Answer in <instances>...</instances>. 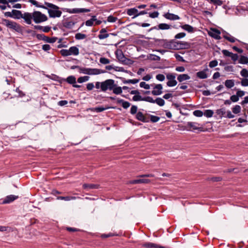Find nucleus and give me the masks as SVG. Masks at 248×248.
I'll return each instance as SVG.
<instances>
[{"instance_id": "1", "label": "nucleus", "mask_w": 248, "mask_h": 248, "mask_svg": "<svg viewBox=\"0 0 248 248\" xmlns=\"http://www.w3.org/2000/svg\"><path fill=\"white\" fill-rule=\"evenodd\" d=\"M1 24L5 26L8 29L13 30L18 33L21 34L23 33V27L16 22L2 18L1 19Z\"/></svg>"}, {"instance_id": "2", "label": "nucleus", "mask_w": 248, "mask_h": 248, "mask_svg": "<svg viewBox=\"0 0 248 248\" xmlns=\"http://www.w3.org/2000/svg\"><path fill=\"white\" fill-rule=\"evenodd\" d=\"M45 4L48 7L47 10L50 18L60 17L62 12L59 10L60 8L51 3L45 2Z\"/></svg>"}, {"instance_id": "3", "label": "nucleus", "mask_w": 248, "mask_h": 248, "mask_svg": "<svg viewBox=\"0 0 248 248\" xmlns=\"http://www.w3.org/2000/svg\"><path fill=\"white\" fill-rule=\"evenodd\" d=\"M200 124L198 123L188 122L182 127L184 130L193 131L197 133L205 131L204 128L202 126L200 127Z\"/></svg>"}, {"instance_id": "4", "label": "nucleus", "mask_w": 248, "mask_h": 248, "mask_svg": "<svg viewBox=\"0 0 248 248\" xmlns=\"http://www.w3.org/2000/svg\"><path fill=\"white\" fill-rule=\"evenodd\" d=\"M80 19L79 16L74 15L67 18L62 23L63 26L66 29H72L76 23H77Z\"/></svg>"}, {"instance_id": "5", "label": "nucleus", "mask_w": 248, "mask_h": 248, "mask_svg": "<svg viewBox=\"0 0 248 248\" xmlns=\"http://www.w3.org/2000/svg\"><path fill=\"white\" fill-rule=\"evenodd\" d=\"M106 71L97 68L82 67L79 68V73L89 75H97L104 73Z\"/></svg>"}, {"instance_id": "6", "label": "nucleus", "mask_w": 248, "mask_h": 248, "mask_svg": "<svg viewBox=\"0 0 248 248\" xmlns=\"http://www.w3.org/2000/svg\"><path fill=\"white\" fill-rule=\"evenodd\" d=\"M115 86L114 80L108 79L101 82L100 89L102 92H106L107 90L112 91V89Z\"/></svg>"}, {"instance_id": "7", "label": "nucleus", "mask_w": 248, "mask_h": 248, "mask_svg": "<svg viewBox=\"0 0 248 248\" xmlns=\"http://www.w3.org/2000/svg\"><path fill=\"white\" fill-rule=\"evenodd\" d=\"M47 19L46 16L41 12L35 11L33 12V20L35 23H40L46 21Z\"/></svg>"}, {"instance_id": "8", "label": "nucleus", "mask_w": 248, "mask_h": 248, "mask_svg": "<svg viewBox=\"0 0 248 248\" xmlns=\"http://www.w3.org/2000/svg\"><path fill=\"white\" fill-rule=\"evenodd\" d=\"M162 41L165 42V44L164 45V48L166 49L177 50L178 43L174 39H172L170 40L165 39V41Z\"/></svg>"}, {"instance_id": "9", "label": "nucleus", "mask_w": 248, "mask_h": 248, "mask_svg": "<svg viewBox=\"0 0 248 248\" xmlns=\"http://www.w3.org/2000/svg\"><path fill=\"white\" fill-rule=\"evenodd\" d=\"M62 10L64 12H67L69 14H76V13H87L90 11L89 9L86 8H73L70 9L67 8H62Z\"/></svg>"}, {"instance_id": "10", "label": "nucleus", "mask_w": 248, "mask_h": 248, "mask_svg": "<svg viewBox=\"0 0 248 248\" xmlns=\"http://www.w3.org/2000/svg\"><path fill=\"white\" fill-rule=\"evenodd\" d=\"M115 54L119 61L124 63V46L123 45L119 46L115 51Z\"/></svg>"}, {"instance_id": "11", "label": "nucleus", "mask_w": 248, "mask_h": 248, "mask_svg": "<svg viewBox=\"0 0 248 248\" xmlns=\"http://www.w3.org/2000/svg\"><path fill=\"white\" fill-rule=\"evenodd\" d=\"M137 177L138 178L136 179L127 181L125 183V184H148L150 182V180L149 179L142 178V177H139V176Z\"/></svg>"}, {"instance_id": "12", "label": "nucleus", "mask_w": 248, "mask_h": 248, "mask_svg": "<svg viewBox=\"0 0 248 248\" xmlns=\"http://www.w3.org/2000/svg\"><path fill=\"white\" fill-rule=\"evenodd\" d=\"M18 198V196L10 195L7 196L4 199L0 200V204H5L10 203Z\"/></svg>"}, {"instance_id": "13", "label": "nucleus", "mask_w": 248, "mask_h": 248, "mask_svg": "<svg viewBox=\"0 0 248 248\" xmlns=\"http://www.w3.org/2000/svg\"><path fill=\"white\" fill-rule=\"evenodd\" d=\"M220 33L221 32L219 30L213 28H211L210 31L208 32V34L210 36L217 40H219L221 39V37L220 36Z\"/></svg>"}, {"instance_id": "14", "label": "nucleus", "mask_w": 248, "mask_h": 248, "mask_svg": "<svg viewBox=\"0 0 248 248\" xmlns=\"http://www.w3.org/2000/svg\"><path fill=\"white\" fill-rule=\"evenodd\" d=\"M158 28H160V30H167L171 29L172 28L177 29L179 28V27H178V24H168L167 23H160L158 24Z\"/></svg>"}, {"instance_id": "15", "label": "nucleus", "mask_w": 248, "mask_h": 248, "mask_svg": "<svg viewBox=\"0 0 248 248\" xmlns=\"http://www.w3.org/2000/svg\"><path fill=\"white\" fill-rule=\"evenodd\" d=\"M21 18H23L27 24H31L33 19V13L25 12L22 14Z\"/></svg>"}, {"instance_id": "16", "label": "nucleus", "mask_w": 248, "mask_h": 248, "mask_svg": "<svg viewBox=\"0 0 248 248\" xmlns=\"http://www.w3.org/2000/svg\"><path fill=\"white\" fill-rule=\"evenodd\" d=\"M148 102L151 103H155L160 107L163 106L165 105L164 100L160 97H157L155 100H154L152 97L149 96Z\"/></svg>"}, {"instance_id": "17", "label": "nucleus", "mask_w": 248, "mask_h": 248, "mask_svg": "<svg viewBox=\"0 0 248 248\" xmlns=\"http://www.w3.org/2000/svg\"><path fill=\"white\" fill-rule=\"evenodd\" d=\"M163 17H164L166 19L171 20V21H174L176 20H179L180 19V17L179 16L170 13V12H167L166 13H164L163 15Z\"/></svg>"}, {"instance_id": "18", "label": "nucleus", "mask_w": 248, "mask_h": 248, "mask_svg": "<svg viewBox=\"0 0 248 248\" xmlns=\"http://www.w3.org/2000/svg\"><path fill=\"white\" fill-rule=\"evenodd\" d=\"M222 52L224 56L231 57L232 60L234 62L237 61L238 59V55L237 54H234L229 51L228 50L223 49L222 50Z\"/></svg>"}, {"instance_id": "19", "label": "nucleus", "mask_w": 248, "mask_h": 248, "mask_svg": "<svg viewBox=\"0 0 248 248\" xmlns=\"http://www.w3.org/2000/svg\"><path fill=\"white\" fill-rule=\"evenodd\" d=\"M222 33L224 34L223 35V37L229 41L231 43H234L236 41L240 42V41L237 39L234 38V37L231 36L228 32L226 31H223Z\"/></svg>"}, {"instance_id": "20", "label": "nucleus", "mask_w": 248, "mask_h": 248, "mask_svg": "<svg viewBox=\"0 0 248 248\" xmlns=\"http://www.w3.org/2000/svg\"><path fill=\"white\" fill-rule=\"evenodd\" d=\"M180 25H178L179 28H181L182 29L187 31L189 33H193L195 31L194 27L189 24L182 25L181 23H179Z\"/></svg>"}, {"instance_id": "21", "label": "nucleus", "mask_w": 248, "mask_h": 248, "mask_svg": "<svg viewBox=\"0 0 248 248\" xmlns=\"http://www.w3.org/2000/svg\"><path fill=\"white\" fill-rule=\"evenodd\" d=\"M155 89H157V90H153L151 92V93L153 95H159L162 93V89H163V86L161 84H158L155 86V87L154 88Z\"/></svg>"}, {"instance_id": "22", "label": "nucleus", "mask_w": 248, "mask_h": 248, "mask_svg": "<svg viewBox=\"0 0 248 248\" xmlns=\"http://www.w3.org/2000/svg\"><path fill=\"white\" fill-rule=\"evenodd\" d=\"M136 118L138 120L140 121L143 123H149L150 121L149 118H146L140 111H139L137 113Z\"/></svg>"}, {"instance_id": "23", "label": "nucleus", "mask_w": 248, "mask_h": 248, "mask_svg": "<svg viewBox=\"0 0 248 248\" xmlns=\"http://www.w3.org/2000/svg\"><path fill=\"white\" fill-rule=\"evenodd\" d=\"M178 45L177 46V50L188 49L190 47V43L187 42L177 41Z\"/></svg>"}, {"instance_id": "24", "label": "nucleus", "mask_w": 248, "mask_h": 248, "mask_svg": "<svg viewBox=\"0 0 248 248\" xmlns=\"http://www.w3.org/2000/svg\"><path fill=\"white\" fill-rule=\"evenodd\" d=\"M33 28L35 30L42 31L44 32H48L50 31L51 27L49 26L43 27L40 25H34Z\"/></svg>"}, {"instance_id": "25", "label": "nucleus", "mask_w": 248, "mask_h": 248, "mask_svg": "<svg viewBox=\"0 0 248 248\" xmlns=\"http://www.w3.org/2000/svg\"><path fill=\"white\" fill-rule=\"evenodd\" d=\"M109 35V34L107 33V29L103 28L100 31L98 37L100 39L102 40L108 37Z\"/></svg>"}, {"instance_id": "26", "label": "nucleus", "mask_w": 248, "mask_h": 248, "mask_svg": "<svg viewBox=\"0 0 248 248\" xmlns=\"http://www.w3.org/2000/svg\"><path fill=\"white\" fill-rule=\"evenodd\" d=\"M22 14L21 11L17 10H12L13 18L15 19H19L21 18Z\"/></svg>"}, {"instance_id": "27", "label": "nucleus", "mask_w": 248, "mask_h": 248, "mask_svg": "<svg viewBox=\"0 0 248 248\" xmlns=\"http://www.w3.org/2000/svg\"><path fill=\"white\" fill-rule=\"evenodd\" d=\"M148 97L149 96L142 97L140 94L135 95L133 98L132 100L134 101H144L148 102Z\"/></svg>"}, {"instance_id": "28", "label": "nucleus", "mask_w": 248, "mask_h": 248, "mask_svg": "<svg viewBox=\"0 0 248 248\" xmlns=\"http://www.w3.org/2000/svg\"><path fill=\"white\" fill-rule=\"evenodd\" d=\"M99 186L98 185L93 184H84L82 186V187L84 189H97L99 188Z\"/></svg>"}, {"instance_id": "29", "label": "nucleus", "mask_w": 248, "mask_h": 248, "mask_svg": "<svg viewBox=\"0 0 248 248\" xmlns=\"http://www.w3.org/2000/svg\"><path fill=\"white\" fill-rule=\"evenodd\" d=\"M208 69H205L202 71H199L196 73V76L200 79H205L207 78V75L206 73V71H207Z\"/></svg>"}, {"instance_id": "30", "label": "nucleus", "mask_w": 248, "mask_h": 248, "mask_svg": "<svg viewBox=\"0 0 248 248\" xmlns=\"http://www.w3.org/2000/svg\"><path fill=\"white\" fill-rule=\"evenodd\" d=\"M190 78V76L188 74H180L177 77V80L179 82H182L183 81L188 80Z\"/></svg>"}, {"instance_id": "31", "label": "nucleus", "mask_w": 248, "mask_h": 248, "mask_svg": "<svg viewBox=\"0 0 248 248\" xmlns=\"http://www.w3.org/2000/svg\"><path fill=\"white\" fill-rule=\"evenodd\" d=\"M138 13V10L136 8H133L128 9L127 11V14L129 16H134L133 18H135L138 16H136V15Z\"/></svg>"}, {"instance_id": "32", "label": "nucleus", "mask_w": 248, "mask_h": 248, "mask_svg": "<svg viewBox=\"0 0 248 248\" xmlns=\"http://www.w3.org/2000/svg\"><path fill=\"white\" fill-rule=\"evenodd\" d=\"M61 80L66 81L69 84L72 85L76 82V78L74 76H70L68 77L66 79L62 78Z\"/></svg>"}, {"instance_id": "33", "label": "nucleus", "mask_w": 248, "mask_h": 248, "mask_svg": "<svg viewBox=\"0 0 248 248\" xmlns=\"http://www.w3.org/2000/svg\"><path fill=\"white\" fill-rule=\"evenodd\" d=\"M109 108H110V107H104L103 106H99V107H96L95 108H91V110L92 111H94V112H102L104 110H107Z\"/></svg>"}, {"instance_id": "34", "label": "nucleus", "mask_w": 248, "mask_h": 248, "mask_svg": "<svg viewBox=\"0 0 248 248\" xmlns=\"http://www.w3.org/2000/svg\"><path fill=\"white\" fill-rule=\"evenodd\" d=\"M142 247L146 248H159L160 246L151 242H146L142 244Z\"/></svg>"}, {"instance_id": "35", "label": "nucleus", "mask_w": 248, "mask_h": 248, "mask_svg": "<svg viewBox=\"0 0 248 248\" xmlns=\"http://www.w3.org/2000/svg\"><path fill=\"white\" fill-rule=\"evenodd\" d=\"M29 2L38 8H42L46 10L48 8L45 4L44 5L40 4L39 2L35 0H29Z\"/></svg>"}, {"instance_id": "36", "label": "nucleus", "mask_w": 248, "mask_h": 248, "mask_svg": "<svg viewBox=\"0 0 248 248\" xmlns=\"http://www.w3.org/2000/svg\"><path fill=\"white\" fill-rule=\"evenodd\" d=\"M69 49L70 55H73L75 56H77L79 54V49L77 46H71Z\"/></svg>"}, {"instance_id": "37", "label": "nucleus", "mask_w": 248, "mask_h": 248, "mask_svg": "<svg viewBox=\"0 0 248 248\" xmlns=\"http://www.w3.org/2000/svg\"><path fill=\"white\" fill-rule=\"evenodd\" d=\"M216 113L219 116L220 118L223 117H225L226 109L225 108H221L219 109L216 110Z\"/></svg>"}, {"instance_id": "38", "label": "nucleus", "mask_w": 248, "mask_h": 248, "mask_svg": "<svg viewBox=\"0 0 248 248\" xmlns=\"http://www.w3.org/2000/svg\"><path fill=\"white\" fill-rule=\"evenodd\" d=\"M46 77L53 80L57 81L61 83L62 82V80H61L62 78L55 74H51V75H47Z\"/></svg>"}, {"instance_id": "39", "label": "nucleus", "mask_w": 248, "mask_h": 248, "mask_svg": "<svg viewBox=\"0 0 248 248\" xmlns=\"http://www.w3.org/2000/svg\"><path fill=\"white\" fill-rule=\"evenodd\" d=\"M154 40V43L156 45L159 46H161L164 47V45L165 44V42H162V41H165V39H152Z\"/></svg>"}, {"instance_id": "40", "label": "nucleus", "mask_w": 248, "mask_h": 248, "mask_svg": "<svg viewBox=\"0 0 248 248\" xmlns=\"http://www.w3.org/2000/svg\"><path fill=\"white\" fill-rule=\"evenodd\" d=\"M234 81L233 79H227L224 83L225 86L228 88H231L234 85Z\"/></svg>"}, {"instance_id": "41", "label": "nucleus", "mask_w": 248, "mask_h": 248, "mask_svg": "<svg viewBox=\"0 0 248 248\" xmlns=\"http://www.w3.org/2000/svg\"><path fill=\"white\" fill-rule=\"evenodd\" d=\"M57 40V37H49L47 36H46L44 41L46 43L53 44L55 43Z\"/></svg>"}, {"instance_id": "42", "label": "nucleus", "mask_w": 248, "mask_h": 248, "mask_svg": "<svg viewBox=\"0 0 248 248\" xmlns=\"http://www.w3.org/2000/svg\"><path fill=\"white\" fill-rule=\"evenodd\" d=\"M76 198L75 197L73 196H58L57 197V200H64L66 201L75 200Z\"/></svg>"}, {"instance_id": "43", "label": "nucleus", "mask_w": 248, "mask_h": 248, "mask_svg": "<svg viewBox=\"0 0 248 248\" xmlns=\"http://www.w3.org/2000/svg\"><path fill=\"white\" fill-rule=\"evenodd\" d=\"M238 62L241 64H248V57L243 55H241Z\"/></svg>"}, {"instance_id": "44", "label": "nucleus", "mask_w": 248, "mask_h": 248, "mask_svg": "<svg viewBox=\"0 0 248 248\" xmlns=\"http://www.w3.org/2000/svg\"><path fill=\"white\" fill-rule=\"evenodd\" d=\"M148 59L151 61H160V57L155 54H150L147 56Z\"/></svg>"}, {"instance_id": "45", "label": "nucleus", "mask_w": 248, "mask_h": 248, "mask_svg": "<svg viewBox=\"0 0 248 248\" xmlns=\"http://www.w3.org/2000/svg\"><path fill=\"white\" fill-rule=\"evenodd\" d=\"M214 111L211 109H206L203 112V115L207 118H211L214 114Z\"/></svg>"}, {"instance_id": "46", "label": "nucleus", "mask_w": 248, "mask_h": 248, "mask_svg": "<svg viewBox=\"0 0 248 248\" xmlns=\"http://www.w3.org/2000/svg\"><path fill=\"white\" fill-rule=\"evenodd\" d=\"M94 20H96V16H93L92 18L87 20L85 22V25L87 26L91 27L93 24Z\"/></svg>"}, {"instance_id": "47", "label": "nucleus", "mask_w": 248, "mask_h": 248, "mask_svg": "<svg viewBox=\"0 0 248 248\" xmlns=\"http://www.w3.org/2000/svg\"><path fill=\"white\" fill-rule=\"evenodd\" d=\"M90 77L86 76L83 77H80L78 78V82L79 83H82L83 82L87 81L89 80Z\"/></svg>"}, {"instance_id": "48", "label": "nucleus", "mask_w": 248, "mask_h": 248, "mask_svg": "<svg viewBox=\"0 0 248 248\" xmlns=\"http://www.w3.org/2000/svg\"><path fill=\"white\" fill-rule=\"evenodd\" d=\"M232 109L234 114H237L241 112V108L239 105H236Z\"/></svg>"}, {"instance_id": "49", "label": "nucleus", "mask_w": 248, "mask_h": 248, "mask_svg": "<svg viewBox=\"0 0 248 248\" xmlns=\"http://www.w3.org/2000/svg\"><path fill=\"white\" fill-rule=\"evenodd\" d=\"M113 91V92L114 93L116 94H120L122 93V88L121 87H117V85H116V86L112 89Z\"/></svg>"}, {"instance_id": "50", "label": "nucleus", "mask_w": 248, "mask_h": 248, "mask_svg": "<svg viewBox=\"0 0 248 248\" xmlns=\"http://www.w3.org/2000/svg\"><path fill=\"white\" fill-rule=\"evenodd\" d=\"M86 37V35L81 33H77L75 35V39L76 40H82L85 39Z\"/></svg>"}, {"instance_id": "51", "label": "nucleus", "mask_w": 248, "mask_h": 248, "mask_svg": "<svg viewBox=\"0 0 248 248\" xmlns=\"http://www.w3.org/2000/svg\"><path fill=\"white\" fill-rule=\"evenodd\" d=\"M177 82L175 80V79H172V80H169L167 82V85L168 87H173V86H176L177 85Z\"/></svg>"}, {"instance_id": "52", "label": "nucleus", "mask_w": 248, "mask_h": 248, "mask_svg": "<svg viewBox=\"0 0 248 248\" xmlns=\"http://www.w3.org/2000/svg\"><path fill=\"white\" fill-rule=\"evenodd\" d=\"M150 121L152 123H155L157 122L160 120V117L155 115H150Z\"/></svg>"}, {"instance_id": "53", "label": "nucleus", "mask_w": 248, "mask_h": 248, "mask_svg": "<svg viewBox=\"0 0 248 248\" xmlns=\"http://www.w3.org/2000/svg\"><path fill=\"white\" fill-rule=\"evenodd\" d=\"M60 53L62 56H68L70 55L69 49H62L60 50Z\"/></svg>"}, {"instance_id": "54", "label": "nucleus", "mask_w": 248, "mask_h": 248, "mask_svg": "<svg viewBox=\"0 0 248 248\" xmlns=\"http://www.w3.org/2000/svg\"><path fill=\"white\" fill-rule=\"evenodd\" d=\"M130 88L125 86V91H127L128 92H130L131 94L138 95L140 94V93L138 90H132L130 92Z\"/></svg>"}, {"instance_id": "55", "label": "nucleus", "mask_w": 248, "mask_h": 248, "mask_svg": "<svg viewBox=\"0 0 248 248\" xmlns=\"http://www.w3.org/2000/svg\"><path fill=\"white\" fill-rule=\"evenodd\" d=\"M240 75L242 77H244V78H248V70L246 68H243L240 71Z\"/></svg>"}, {"instance_id": "56", "label": "nucleus", "mask_w": 248, "mask_h": 248, "mask_svg": "<svg viewBox=\"0 0 248 248\" xmlns=\"http://www.w3.org/2000/svg\"><path fill=\"white\" fill-rule=\"evenodd\" d=\"M193 114L195 116L201 117L203 115V112L201 110H196L193 111Z\"/></svg>"}, {"instance_id": "57", "label": "nucleus", "mask_w": 248, "mask_h": 248, "mask_svg": "<svg viewBox=\"0 0 248 248\" xmlns=\"http://www.w3.org/2000/svg\"><path fill=\"white\" fill-rule=\"evenodd\" d=\"M140 79H127L125 80V84L127 83H131L133 84H135L136 83H137L139 82Z\"/></svg>"}, {"instance_id": "58", "label": "nucleus", "mask_w": 248, "mask_h": 248, "mask_svg": "<svg viewBox=\"0 0 248 248\" xmlns=\"http://www.w3.org/2000/svg\"><path fill=\"white\" fill-rule=\"evenodd\" d=\"M186 35V33L184 32H180L177 34H176L174 38L175 39H181L184 37H185Z\"/></svg>"}, {"instance_id": "59", "label": "nucleus", "mask_w": 248, "mask_h": 248, "mask_svg": "<svg viewBox=\"0 0 248 248\" xmlns=\"http://www.w3.org/2000/svg\"><path fill=\"white\" fill-rule=\"evenodd\" d=\"M99 62L100 63L104 64H108L110 62L108 59L105 57H101L99 60Z\"/></svg>"}, {"instance_id": "60", "label": "nucleus", "mask_w": 248, "mask_h": 248, "mask_svg": "<svg viewBox=\"0 0 248 248\" xmlns=\"http://www.w3.org/2000/svg\"><path fill=\"white\" fill-rule=\"evenodd\" d=\"M140 87L143 88L146 90H148L150 89V85L148 84H146V82L144 81L141 82L140 83Z\"/></svg>"}, {"instance_id": "61", "label": "nucleus", "mask_w": 248, "mask_h": 248, "mask_svg": "<svg viewBox=\"0 0 248 248\" xmlns=\"http://www.w3.org/2000/svg\"><path fill=\"white\" fill-rule=\"evenodd\" d=\"M241 84L242 86L247 87L248 86V78H243L242 79L241 81Z\"/></svg>"}, {"instance_id": "62", "label": "nucleus", "mask_w": 248, "mask_h": 248, "mask_svg": "<svg viewBox=\"0 0 248 248\" xmlns=\"http://www.w3.org/2000/svg\"><path fill=\"white\" fill-rule=\"evenodd\" d=\"M218 62L216 60H213L209 62V66L210 68H214L217 65Z\"/></svg>"}, {"instance_id": "63", "label": "nucleus", "mask_w": 248, "mask_h": 248, "mask_svg": "<svg viewBox=\"0 0 248 248\" xmlns=\"http://www.w3.org/2000/svg\"><path fill=\"white\" fill-rule=\"evenodd\" d=\"M159 12L158 11H155L153 13H149V17L152 18H156L159 16Z\"/></svg>"}, {"instance_id": "64", "label": "nucleus", "mask_w": 248, "mask_h": 248, "mask_svg": "<svg viewBox=\"0 0 248 248\" xmlns=\"http://www.w3.org/2000/svg\"><path fill=\"white\" fill-rule=\"evenodd\" d=\"M51 49V46L49 45L45 44L42 46V49L48 53H49L48 51Z\"/></svg>"}]
</instances>
